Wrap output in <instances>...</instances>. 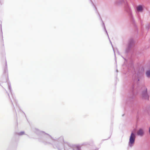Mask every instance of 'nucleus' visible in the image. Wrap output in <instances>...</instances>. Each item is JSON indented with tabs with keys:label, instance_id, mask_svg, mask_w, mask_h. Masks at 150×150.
<instances>
[{
	"label": "nucleus",
	"instance_id": "obj_1",
	"mask_svg": "<svg viewBox=\"0 0 150 150\" xmlns=\"http://www.w3.org/2000/svg\"><path fill=\"white\" fill-rule=\"evenodd\" d=\"M33 131L40 135L38 140L44 144L52 145L54 148L57 149L58 150H68L71 147L70 144L64 141L62 136L54 138L49 134L37 128L33 129Z\"/></svg>",
	"mask_w": 150,
	"mask_h": 150
},
{
	"label": "nucleus",
	"instance_id": "obj_2",
	"mask_svg": "<svg viewBox=\"0 0 150 150\" xmlns=\"http://www.w3.org/2000/svg\"><path fill=\"white\" fill-rule=\"evenodd\" d=\"M143 73L142 71H139L137 73L134 74L132 76V80L134 83L132 84L131 87V91L132 96L131 98L130 99H132L134 98L135 94L139 93L138 89L135 90L134 84L137 83L138 84L139 83V81H141L143 77Z\"/></svg>",
	"mask_w": 150,
	"mask_h": 150
},
{
	"label": "nucleus",
	"instance_id": "obj_3",
	"mask_svg": "<svg viewBox=\"0 0 150 150\" xmlns=\"http://www.w3.org/2000/svg\"><path fill=\"white\" fill-rule=\"evenodd\" d=\"M119 3L124 5L125 10L128 13L131 22L134 24L135 20L132 14L131 9L129 6L126 0H120Z\"/></svg>",
	"mask_w": 150,
	"mask_h": 150
},
{
	"label": "nucleus",
	"instance_id": "obj_4",
	"mask_svg": "<svg viewBox=\"0 0 150 150\" xmlns=\"http://www.w3.org/2000/svg\"><path fill=\"white\" fill-rule=\"evenodd\" d=\"M135 42L132 38H130L128 41V43L126 45L125 50V53L128 54L131 51L132 47L134 46Z\"/></svg>",
	"mask_w": 150,
	"mask_h": 150
},
{
	"label": "nucleus",
	"instance_id": "obj_5",
	"mask_svg": "<svg viewBox=\"0 0 150 150\" xmlns=\"http://www.w3.org/2000/svg\"><path fill=\"white\" fill-rule=\"evenodd\" d=\"M144 8V6L143 5H139L137 6L135 8V11L136 14V16L139 20L141 22V19L140 15V13L142 12Z\"/></svg>",
	"mask_w": 150,
	"mask_h": 150
},
{
	"label": "nucleus",
	"instance_id": "obj_6",
	"mask_svg": "<svg viewBox=\"0 0 150 150\" xmlns=\"http://www.w3.org/2000/svg\"><path fill=\"white\" fill-rule=\"evenodd\" d=\"M142 98L146 100H149V96L147 93V89L145 86H143L141 88Z\"/></svg>",
	"mask_w": 150,
	"mask_h": 150
},
{
	"label": "nucleus",
	"instance_id": "obj_7",
	"mask_svg": "<svg viewBox=\"0 0 150 150\" xmlns=\"http://www.w3.org/2000/svg\"><path fill=\"white\" fill-rule=\"evenodd\" d=\"M136 136V134L135 132H131L128 142V145L129 147H132L133 146L135 143Z\"/></svg>",
	"mask_w": 150,
	"mask_h": 150
},
{
	"label": "nucleus",
	"instance_id": "obj_8",
	"mask_svg": "<svg viewBox=\"0 0 150 150\" xmlns=\"http://www.w3.org/2000/svg\"><path fill=\"white\" fill-rule=\"evenodd\" d=\"M95 9L96 10V12L98 13V16L99 17L100 20H101V21H102V23L103 26V27L104 28V30L105 32L107 34V35H108V33L107 32V31L105 27V24H104V23H103V21L102 19L101 18V16H100V14L98 12V11L97 10V8H96V9L95 8Z\"/></svg>",
	"mask_w": 150,
	"mask_h": 150
},
{
	"label": "nucleus",
	"instance_id": "obj_9",
	"mask_svg": "<svg viewBox=\"0 0 150 150\" xmlns=\"http://www.w3.org/2000/svg\"><path fill=\"white\" fill-rule=\"evenodd\" d=\"M144 134V132L143 129L139 128L137 132V134L138 136H142Z\"/></svg>",
	"mask_w": 150,
	"mask_h": 150
},
{
	"label": "nucleus",
	"instance_id": "obj_10",
	"mask_svg": "<svg viewBox=\"0 0 150 150\" xmlns=\"http://www.w3.org/2000/svg\"><path fill=\"white\" fill-rule=\"evenodd\" d=\"M4 74L7 78L8 77V71L7 69V63L6 62V66L4 69Z\"/></svg>",
	"mask_w": 150,
	"mask_h": 150
},
{
	"label": "nucleus",
	"instance_id": "obj_11",
	"mask_svg": "<svg viewBox=\"0 0 150 150\" xmlns=\"http://www.w3.org/2000/svg\"><path fill=\"white\" fill-rule=\"evenodd\" d=\"M145 75L146 77L148 78H150V69H148L146 70L145 72Z\"/></svg>",
	"mask_w": 150,
	"mask_h": 150
},
{
	"label": "nucleus",
	"instance_id": "obj_12",
	"mask_svg": "<svg viewBox=\"0 0 150 150\" xmlns=\"http://www.w3.org/2000/svg\"><path fill=\"white\" fill-rule=\"evenodd\" d=\"M73 149V150H81V147L79 145H76L74 146Z\"/></svg>",
	"mask_w": 150,
	"mask_h": 150
},
{
	"label": "nucleus",
	"instance_id": "obj_13",
	"mask_svg": "<svg viewBox=\"0 0 150 150\" xmlns=\"http://www.w3.org/2000/svg\"><path fill=\"white\" fill-rule=\"evenodd\" d=\"M8 90L11 93V94L12 96V89L11 86V83H10V82L8 83Z\"/></svg>",
	"mask_w": 150,
	"mask_h": 150
},
{
	"label": "nucleus",
	"instance_id": "obj_14",
	"mask_svg": "<svg viewBox=\"0 0 150 150\" xmlns=\"http://www.w3.org/2000/svg\"><path fill=\"white\" fill-rule=\"evenodd\" d=\"M0 34L1 35L2 38H3V35H2V25L0 24Z\"/></svg>",
	"mask_w": 150,
	"mask_h": 150
},
{
	"label": "nucleus",
	"instance_id": "obj_15",
	"mask_svg": "<svg viewBox=\"0 0 150 150\" xmlns=\"http://www.w3.org/2000/svg\"><path fill=\"white\" fill-rule=\"evenodd\" d=\"M25 134V132L24 131H21L20 132L18 133V134L19 135H22Z\"/></svg>",
	"mask_w": 150,
	"mask_h": 150
},
{
	"label": "nucleus",
	"instance_id": "obj_16",
	"mask_svg": "<svg viewBox=\"0 0 150 150\" xmlns=\"http://www.w3.org/2000/svg\"><path fill=\"white\" fill-rule=\"evenodd\" d=\"M90 2L91 3V4H92V5L93 6L94 8L96 9V7L94 5V3H93V2L92 1V0H89Z\"/></svg>",
	"mask_w": 150,
	"mask_h": 150
},
{
	"label": "nucleus",
	"instance_id": "obj_17",
	"mask_svg": "<svg viewBox=\"0 0 150 150\" xmlns=\"http://www.w3.org/2000/svg\"><path fill=\"white\" fill-rule=\"evenodd\" d=\"M13 99H14V100L15 102V103H16V106H17V107H18V104L17 103V101H16V100L15 99H14V98H13Z\"/></svg>",
	"mask_w": 150,
	"mask_h": 150
},
{
	"label": "nucleus",
	"instance_id": "obj_18",
	"mask_svg": "<svg viewBox=\"0 0 150 150\" xmlns=\"http://www.w3.org/2000/svg\"><path fill=\"white\" fill-rule=\"evenodd\" d=\"M106 34H107L106 33ZM107 35V36H108V39H109V41H110V43H111V44L112 45V43L111 42V41H110V38H109V36L108 35H108Z\"/></svg>",
	"mask_w": 150,
	"mask_h": 150
},
{
	"label": "nucleus",
	"instance_id": "obj_19",
	"mask_svg": "<svg viewBox=\"0 0 150 150\" xmlns=\"http://www.w3.org/2000/svg\"><path fill=\"white\" fill-rule=\"evenodd\" d=\"M146 28L147 29V30H148L149 29V25L148 24L146 26Z\"/></svg>",
	"mask_w": 150,
	"mask_h": 150
},
{
	"label": "nucleus",
	"instance_id": "obj_20",
	"mask_svg": "<svg viewBox=\"0 0 150 150\" xmlns=\"http://www.w3.org/2000/svg\"><path fill=\"white\" fill-rule=\"evenodd\" d=\"M149 134L150 135V127H149Z\"/></svg>",
	"mask_w": 150,
	"mask_h": 150
},
{
	"label": "nucleus",
	"instance_id": "obj_21",
	"mask_svg": "<svg viewBox=\"0 0 150 150\" xmlns=\"http://www.w3.org/2000/svg\"><path fill=\"white\" fill-rule=\"evenodd\" d=\"M139 111H138L137 112V114H139Z\"/></svg>",
	"mask_w": 150,
	"mask_h": 150
},
{
	"label": "nucleus",
	"instance_id": "obj_22",
	"mask_svg": "<svg viewBox=\"0 0 150 150\" xmlns=\"http://www.w3.org/2000/svg\"><path fill=\"white\" fill-rule=\"evenodd\" d=\"M123 57V59H124L125 60V58H124V57Z\"/></svg>",
	"mask_w": 150,
	"mask_h": 150
},
{
	"label": "nucleus",
	"instance_id": "obj_23",
	"mask_svg": "<svg viewBox=\"0 0 150 150\" xmlns=\"http://www.w3.org/2000/svg\"><path fill=\"white\" fill-rule=\"evenodd\" d=\"M11 102H12V104L13 105V103H12V101L11 100Z\"/></svg>",
	"mask_w": 150,
	"mask_h": 150
},
{
	"label": "nucleus",
	"instance_id": "obj_24",
	"mask_svg": "<svg viewBox=\"0 0 150 150\" xmlns=\"http://www.w3.org/2000/svg\"><path fill=\"white\" fill-rule=\"evenodd\" d=\"M8 96L9 97V94H8Z\"/></svg>",
	"mask_w": 150,
	"mask_h": 150
}]
</instances>
